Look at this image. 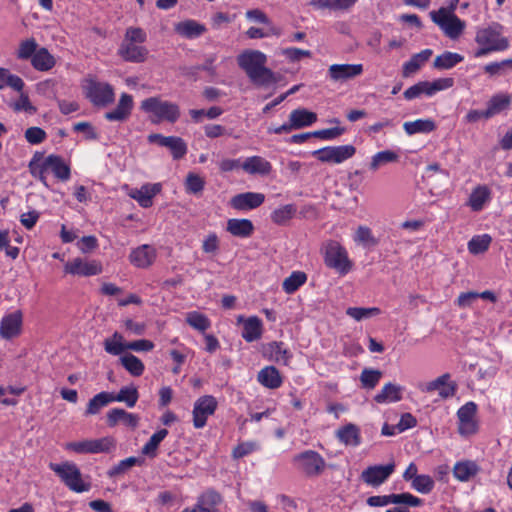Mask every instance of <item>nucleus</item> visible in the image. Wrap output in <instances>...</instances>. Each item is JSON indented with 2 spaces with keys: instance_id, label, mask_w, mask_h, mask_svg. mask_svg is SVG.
I'll use <instances>...</instances> for the list:
<instances>
[{
  "instance_id": "7c9ffc66",
  "label": "nucleus",
  "mask_w": 512,
  "mask_h": 512,
  "mask_svg": "<svg viewBox=\"0 0 512 512\" xmlns=\"http://www.w3.org/2000/svg\"><path fill=\"white\" fill-rule=\"evenodd\" d=\"M31 64L37 71H49L55 64V57L45 47L38 48L36 53L33 55Z\"/></svg>"
},
{
  "instance_id": "052dcab7",
  "label": "nucleus",
  "mask_w": 512,
  "mask_h": 512,
  "mask_svg": "<svg viewBox=\"0 0 512 512\" xmlns=\"http://www.w3.org/2000/svg\"><path fill=\"white\" fill-rule=\"evenodd\" d=\"M205 186L204 179L196 173H188L185 181V188L188 193L199 194Z\"/></svg>"
},
{
  "instance_id": "680f3d73",
  "label": "nucleus",
  "mask_w": 512,
  "mask_h": 512,
  "mask_svg": "<svg viewBox=\"0 0 512 512\" xmlns=\"http://www.w3.org/2000/svg\"><path fill=\"white\" fill-rule=\"evenodd\" d=\"M422 94L426 96H430L428 81H420L413 86L409 87L404 92V97L406 100H413L415 98H418Z\"/></svg>"
},
{
  "instance_id": "bb28decb",
  "label": "nucleus",
  "mask_w": 512,
  "mask_h": 512,
  "mask_svg": "<svg viewBox=\"0 0 512 512\" xmlns=\"http://www.w3.org/2000/svg\"><path fill=\"white\" fill-rule=\"evenodd\" d=\"M46 167L51 171L56 178L61 181H68L71 176L70 167L64 162L62 157L58 155H49L46 158Z\"/></svg>"
},
{
  "instance_id": "69168bd1",
  "label": "nucleus",
  "mask_w": 512,
  "mask_h": 512,
  "mask_svg": "<svg viewBox=\"0 0 512 512\" xmlns=\"http://www.w3.org/2000/svg\"><path fill=\"white\" fill-rule=\"evenodd\" d=\"M138 462L136 457H128L121 460L117 465L113 466L108 472L109 477H115L120 474H124L131 467L135 466Z\"/></svg>"
},
{
  "instance_id": "423d86ee",
  "label": "nucleus",
  "mask_w": 512,
  "mask_h": 512,
  "mask_svg": "<svg viewBox=\"0 0 512 512\" xmlns=\"http://www.w3.org/2000/svg\"><path fill=\"white\" fill-rule=\"evenodd\" d=\"M83 90L86 98L94 106L106 107L115 100L113 87L106 82H100L94 78H88L85 80Z\"/></svg>"
},
{
  "instance_id": "2f4dec72",
  "label": "nucleus",
  "mask_w": 512,
  "mask_h": 512,
  "mask_svg": "<svg viewBox=\"0 0 512 512\" xmlns=\"http://www.w3.org/2000/svg\"><path fill=\"white\" fill-rule=\"evenodd\" d=\"M227 231L233 236L247 238L252 235L254 226L249 219H229L227 221Z\"/></svg>"
},
{
  "instance_id": "603ef678",
  "label": "nucleus",
  "mask_w": 512,
  "mask_h": 512,
  "mask_svg": "<svg viewBox=\"0 0 512 512\" xmlns=\"http://www.w3.org/2000/svg\"><path fill=\"white\" fill-rule=\"evenodd\" d=\"M509 68H512V58L500 62H490L483 66L484 72L490 77L502 76Z\"/></svg>"
},
{
  "instance_id": "b1692460",
  "label": "nucleus",
  "mask_w": 512,
  "mask_h": 512,
  "mask_svg": "<svg viewBox=\"0 0 512 512\" xmlns=\"http://www.w3.org/2000/svg\"><path fill=\"white\" fill-rule=\"evenodd\" d=\"M257 381L268 389H277L283 383L282 376L275 366L262 368L257 374Z\"/></svg>"
},
{
  "instance_id": "aec40b11",
  "label": "nucleus",
  "mask_w": 512,
  "mask_h": 512,
  "mask_svg": "<svg viewBox=\"0 0 512 512\" xmlns=\"http://www.w3.org/2000/svg\"><path fill=\"white\" fill-rule=\"evenodd\" d=\"M130 262L138 268H147L153 264L156 259V250L154 247L144 244L134 250L129 255Z\"/></svg>"
},
{
  "instance_id": "8fccbe9b",
  "label": "nucleus",
  "mask_w": 512,
  "mask_h": 512,
  "mask_svg": "<svg viewBox=\"0 0 512 512\" xmlns=\"http://www.w3.org/2000/svg\"><path fill=\"white\" fill-rule=\"evenodd\" d=\"M492 238L488 234L474 236L468 242V250L471 254L477 255L488 250L491 244Z\"/></svg>"
},
{
  "instance_id": "72a5a7b5",
  "label": "nucleus",
  "mask_w": 512,
  "mask_h": 512,
  "mask_svg": "<svg viewBox=\"0 0 512 512\" xmlns=\"http://www.w3.org/2000/svg\"><path fill=\"white\" fill-rule=\"evenodd\" d=\"M402 390L403 388L399 385L387 383L382 390L375 395L374 400L380 404L400 401L402 399Z\"/></svg>"
},
{
  "instance_id": "4be33fe9",
  "label": "nucleus",
  "mask_w": 512,
  "mask_h": 512,
  "mask_svg": "<svg viewBox=\"0 0 512 512\" xmlns=\"http://www.w3.org/2000/svg\"><path fill=\"white\" fill-rule=\"evenodd\" d=\"M450 379V374L445 373L436 379L420 386V389L423 392H432L439 391V395L442 398H448L455 394V385H447L448 380Z\"/></svg>"
},
{
  "instance_id": "4468645a",
  "label": "nucleus",
  "mask_w": 512,
  "mask_h": 512,
  "mask_svg": "<svg viewBox=\"0 0 512 512\" xmlns=\"http://www.w3.org/2000/svg\"><path fill=\"white\" fill-rule=\"evenodd\" d=\"M147 139L149 143H157L162 147L170 149L174 159H180L187 153V145L180 137L154 133L150 134Z\"/></svg>"
},
{
  "instance_id": "4d7b16f0",
  "label": "nucleus",
  "mask_w": 512,
  "mask_h": 512,
  "mask_svg": "<svg viewBox=\"0 0 512 512\" xmlns=\"http://www.w3.org/2000/svg\"><path fill=\"white\" fill-rule=\"evenodd\" d=\"M434 480L429 475H419L411 482V487L419 493L428 494L434 488Z\"/></svg>"
},
{
  "instance_id": "a211bd4d",
  "label": "nucleus",
  "mask_w": 512,
  "mask_h": 512,
  "mask_svg": "<svg viewBox=\"0 0 512 512\" xmlns=\"http://www.w3.org/2000/svg\"><path fill=\"white\" fill-rule=\"evenodd\" d=\"M133 109V98L127 93H122L117 106L105 113V119L108 121L123 122L129 118Z\"/></svg>"
},
{
  "instance_id": "1a4fd4ad",
  "label": "nucleus",
  "mask_w": 512,
  "mask_h": 512,
  "mask_svg": "<svg viewBox=\"0 0 512 512\" xmlns=\"http://www.w3.org/2000/svg\"><path fill=\"white\" fill-rule=\"evenodd\" d=\"M294 462L298 463L301 469L308 476L319 475L325 468V460L316 451L307 450L294 457Z\"/></svg>"
},
{
  "instance_id": "9b49d317",
  "label": "nucleus",
  "mask_w": 512,
  "mask_h": 512,
  "mask_svg": "<svg viewBox=\"0 0 512 512\" xmlns=\"http://www.w3.org/2000/svg\"><path fill=\"white\" fill-rule=\"evenodd\" d=\"M477 412V405L470 401L461 406L457 412L459 420L458 431L463 436H469L477 431V422L475 415Z\"/></svg>"
},
{
  "instance_id": "393cba45",
  "label": "nucleus",
  "mask_w": 512,
  "mask_h": 512,
  "mask_svg": "<svg viewBox=\"0 0 512 512\" xmlns=\"http://www.w3.org/2000/svg\"><path fill=\"white\" fill-rule=\"evenodd\" d=\"M480 471L478 464L471 460H463L455 463L453 475L460 482H468Z\"/></svg>"
},
{
  "instance_id": "864d4df0",
  "label": "nucleus",
  "mask_w": 512,
  "mask_h": 512,
  "mask_svg": "<svg viewBox=\"0 0 512 512\" xmlns=\"http://www.w3.org/2000/svg\"><path fill=\"white\" fill-rule=\"evenodd\" d=\"M381 377H382L381 371L365 368L361 372L360 381L364 388L373 389L379 383Z\"/></svg>"
},
{
  "instance_id": "cd10ccee",
  "label": "nucleus",
  "mask_w": 512,
  "mask_h": 512,
  "mask_svg": "<svg viewBox=\"0 0 512 512\" xmlns=\"http://www.w3.org/2000/svg\"><path fill=\"white\" fill-rule=\"evenodd\" d=\"M290 126L295 130L311 126L317 121V114L305 108L293 110L290 115Z\"/></svg>"
},
{
  "instance_id": "0e129e2a",
  "label": "nucleus",
  "mask_w": 512,
  "mask_h": 512,
  "mask_svg": "<svg viewBox=\"0 0 512 512\" xmlns=\"http://www.w3.org/2000/svg\"><path fill=\"white\" fill-rule=\"evenodd\" d=\"M147 35L142 28L128 27L122 42L142 44L146 41Z\"/></svg>"
},
{
  "instance_id": "bf43d9fd",
  "label": "nucleus",
  "mask_w": 512,
  "mask_h": 512,
  "mask_svg": "<svg viewBox=\"0 0 512 512\" xmlns=\"http://www.w3.org/2000/svg\"><path fill=\"white\" fill-rule=\"evenodd\" d=\"M187 323L194 329L204 332L210 327L209 319L198 312H190L186 318Z\"/></svg>"
},
{
  "instance_id": "9d476101",
  "label": "nucleus",
  "mask_w": 512,
  "mask_h": 512,
  "mask_svg": "<svg viewBox=\"0 0 512 512\" xmlns=\"http://www.w3.org/2000/svg\"><path fill=\"white\" fill-rule=\"evenodd\" d=\"M395 471V463L391 462L386 465L369 466L361 473V479L364 483L372 487H379L391 476Z\"/></svg>"
},
{
  "instance_id": "e433bc0d",
  "label": "nucleus",
  "mask_w": 512,
  "mask_h": 512,
  "mask_svg": "<svg viewBox=\"0 0 512 512\" xmlns=\"http://www.w3.org/2000/svg\"><path fill=\"white\" fill-rule=\"evenodd\" d=\"M403 129L408 135L417 133H430L436 129L435 122L431 119H417L403 124Z\"/></svg>"
},
{
  "instance_id": "2eb2a0df",
  "label": "nucleus",
  "mask_w": 512,
  "mask_h": 512,
  "mask_svg": "<svg viewBox=\"0 0 512 512\" xmlns=\"http://www.w3.org/2000/svg\"><path fill=\"white\" fill-rule=\"evenodd\" d=\"M162 185L160 183H146L140 188L131 189L128 193L129 197L138 202L143 208H149L153 204V198L161 192Z\"/></svg>"
},
{
  "instance_id": "dca6fc26",
  "label": "nucleus",
  "mask_w": 512,
  "mask_h": 512,
  "mask_svg": "<svg viewBox=\"0 0 512 512\" xmlns=\"http://www.w3.org/2000/svg\"><path fill=\"white\" fill-rule=\"evenodd\" d=\"M265 195L258 192H245L233 196L230 205L233 209L246 211L252 210L264 203Z\"/></svg>"
},
{
  "instance_id": "c85d7f7f",
  "label": "nucleus",
  "mask_w": 512,
  "mask_h": 512,
  "mask_svg": "<svg viewBox=\"0 0 512 512\" xmlns=\"http://www.w3.org/2000/svg\"><path fill=\"white\" fill-rule=\"evenodd\" d=\"M263 324L259 317L250 316L244 321L242 337L246 342H254L261 338Z\"/></svg>"
},
{
  "instance_id": "7ed1b4c3",
  "label": "nucleus",
  "mask_w": 512,
  "mask_h": 512,
  "mask_svg": "<svg viewBox=\"0 0 512 512\" xmlns=\"http://www.w3.org/2000/svg\"><path fill=\"white\" fill-rule=\"evenodd\" d=\"M140 108L155 116L154 123L168 121L175 123L180 117V109L176 103L164 101L160 97H149L141 102Z\"/></svg>"
},
{
  "instance_id": "49530a36",
  "label": "nucleus",
  "mask_w": 512,
  "mask_h": 512,
  "mask_svg": "<svg viewBox=\"0 0 512 512\" xmlns=\"http://www.w3.org/2000/svg\"><path fill=\"white\" fill-rule=\"evenodd\" d=\"M399 156L396 152L391 150H384L376 153L370 162L369 168L372 171L378 170L381 166L388 163L396 162Z\"/></svg>"
},
{
  "instance_id": "338daca9",
  "label": "nucleus",
  "mask_w": 512,
  "mask_h": 512,
  "mask_svg": "<svg viewBox=\"0 0 512 512\" xmlns=\"http://www.w3.org/2000/svg\"><path fill=\"white\" fill-rule=\"evenodd\" d=\"M217 59L216 54H210L205 57L204 63L191 67L190 74H196L198 71H206L209 75L214 76L216 74V67L214 66V62Z\"/></svg>"
},
{
  "instance_id": "0eeeda50",
  "label": "nucleus",
  "mask_w": 512,
  "mask_h": 512,
  "mask_svg": "<svg viewBox=\"0 0 512 512\" xmlns=\"http://www.w3.org/2000/svg\"><path fill=\"white\" fill-rule=\"evenodd\" d=\"M430 17L450 39H457L465 29V22L445 7L431 11Z\"/></svg>"
},
{
  "instance_id": "a19ab883",
  "label": "nucleus",
  "mask_w": 512,
  "mask_h": 512,
  "mask_svg": "<svg viewBox=\"0 0 512 512\" xmlns=\"http://www.w3.org/2000/svg\"><path fill=\"white\" fill-rule=\"evenodd\" d=\"M222 501V496L213 489L203 492L197 498V502H199L209 512H217V506L220 505Z\"/></svg>"
},
{
  "instance_id": "f257e3e1",
  "label": "nucleus",
  "mask_w": 512,
  "mask_h": 512,
  "mask_svg": "<svg viewBox=\"0 0 512 512\" xmlns=\"http://www.w3.org/2000/svg\"><path fill=\"white\" fill-rule=\"evenodd\" d=\"M237 63L256 86L268 87L277 81L276 74L266 67L267 56L259 50L243 51L238 55Z\"/></svg>"
},
{
  "instance_id": "a18cd8bd",
  "label": "nucleus",
  "mask_w": 512,
  "mask_h": 512,
  "mask_svg": "<svg viewBox=\"0 0 512 512\" xmlns=\"http://www.w3.org/2000/svg\"><path fill=\"white\" fill-rule=\"evenodd\" d=\"M109 403H111L110 392H100L89 400L85 414L96 415Z\"/></svg>"
},
{
  "instance_id": "774afa93",
  "label": "nucleus",
  "mask_w": 512,
  "mask_h": 512,
  "mask_svg": "<svg viewBox=\"0 0 512 512\" xmlns=\"http://www.w3.org/2000/svg\"><path fill=\"white\" fill-rule=\"evenodd\" d=\"M115 446L112 437H103L100 439H92V453L109 452Z\"/></svg>"
},
{
  "instance_id": "412c9836",
  "label": "nucleus",
  "mask_w": 512,
  "mask_h": 512,
  "mask_svg": "<svg viewBox=\"0 0 512 512\" xmlns=\"http://www.w3.org/2000/svg\"><path fill=\"white\" fill-rule=\"evenodd\" d=\"M122 422L127 427L136 428L139 423V417L136 414L129 413L122 408H113L107 413V424L109 427L116 426Z\"/></svg>"
},
{
  "instance_id": "473e14b6",
  "label": "nucleus",
  "mask_w": 512,
  "mask_h": 512,
  "mask_svg": "<svg viewBox=\"0 0 512 512\" xmlns=\"http://www.w3.org/2000/svg\"><path fill=\"white\" fill-rule=\"evenodd\" d=\"M432 53L433 52L431 49H424L421 52L413 55L403 65V76L408 77L415 74L423 66V64L429 60Z\"/></svg>"
},
{
  "instance_id": "79ce46f5",
  "label": "nucleus",
  "mask_w": 512,
  "mask_h": 512,
  "mask_svg": "<svg viewBox=\"0 0 512 512\" xmlns=\"http://www.w3.org/2000/svg\"><path fill=\"white\" fill-rule=\"evenodd\" d=\"M167 435V429H160L157 432H155L150 437L148 442L142 447V454L150 458L156 457L158 446L166 438Z\"/></svg>"
},
{
  "instance_id": "ea45409f",
  "label": "nucleus",
  "mask_w": 512,
  "mask_h": 512,
  "mask_svg": "<svg viewBox=\"0 0 512 512\" xmlns=\"http://www.w3.org/2000/svg\"><path fill=\"white\" fill-rule=\"evenodd\" d=\"M307 281V275L303 271H293L284 279L282 288L287 294H293Z\"/></svg>"
},
{
  "instance_id": "f704fd0d",
  "label": "nucleus",
  "mask_w": 512,
  "mask_h": 512,
  "mask_svg": "<svg viewBox=\"0 0 512 512\" xmlns=\"http://www.w3.org/2000/svg\"><path fill=\"white\" fill-rule=\"evenodd\" d=\"M511 103V97L508 94L498 93L493 95L487 103L486 115L489 118L501 113L507 109Z\"/></svg>"
},
{
  "instance_id": "e2e57ef3",
  "label": "nucleus",
  "mask_w": 512,
  "mask_h": 512,
  "mask_svg": "<svg viewBox=\"0 0 512 512\" xmlns=\"http://www.w3.org/2000/svg\"><path fill=\"white\" fill-rule=\"evenodd\" d=\"M354 240L364 246H374L377 244V240L373 236L371 229L367 226L358 227Z\"/></svg>"
},
{
  "instance_id": "c9c22d12",
  "label": "nucleus",
  "mask_w": 512,
  "mask_h": 512,
  "mask_svg": "<svg viewBox=\"0 0 512 512\" xmlns=\"http://www.w3.org/2000/svg\"><path fill=\"white\" fill-rule=\"evenodd\" d=\"M138 398L139 393L135 386L122 387L117 394L110 392L111 402H123L129 408L136 405Z\"/></svg>"
},
{
  "instance_id": "58836bf2",
  "label": "nucleus",
  "mask_w": 512,
  "mask_h": 512,
  "mask_svg": "<svg viewBox=\"0 0 512 512\" xmlns=\"http://www.w3.org/2000/svg\"><path fill=\"white\" fill-rule=\"evenodd\" d=\"M463 60L464 57L461 54L446 51L434 59L433 66L439 70H447L455 67Z\"/></svg>"
},
{
  "instance_id": "3c124183",
  "label": "nucleus",
  "mask_w": 512,
  "mask_h": 512,
  "mask_svg": "<svg viewBox=\"0 0 512 512\" xmlns=\"http://www.w3.org/2000/svg\"><path fill=\"white\" fill-rule=\"evenodd\" d=\"M38 49V44L34 38H28L20 42L17 50V58L20 60L31 59Z\"/></svg>"
},
{
  "instance_id": "ddd939ff",
  "label": "nucleus",
  "mask_w": 512,
  "mask_h": 512,
  "mask_svg": "<svg viewBox=\"0 0 512 512\" xmlns=\"http://www.w3.org/2000/svg\"><path fill=\"white\" fill-rule=\"evenodd\" d=\"M23 325V314L16 310L2 317L0 321V337L10 340L21 334Z\"/></svg>"
},
{
  "instance_id": "6e6552de",
  "label": "nucleus",
  "mask_w": 512,
  "mask_h": 512,
  "mask_svg": "<svg viewBox=\"0 0 512 512\" xmlns=\"http://www.w3.org/2000/svg\"><path fill=\"white\" fill-rule=\"evenodd\" d=\"M218 407L217 399L212 395H203L199 397L193 406V426L201 429L206 426L207 420L212 416Z\"/></svg>"
},
{
  "instance_id": "4c0bfd02",
  "label": "nucleus",
  "mask_w": 512,
  "mask_h": 512,
  "mask_svg": "<svg viewBox=\"0 0 512 512\" xmlns=\"http://www.w3.org/2000/svg\"><path fill=\"white\" fill-rule=\"evenodd\" d=\"M104 349L111 355H121L127 350V342H125L122 334L114 332L113 335L104 340Z\"/></svg>"
},
{
  "instance_id": "20e7f679",
  "label": "nucleus",
  "mask_w": 512,
  "mask_h": 512,
  "mask_svg": "<svg viewBox=\"0 0 512 512\" xmlns=\"http://www.w3.org/2000/svg\"><path fill=\"white\" fill-rule=\"evenodd\" d=\"M323 256L325 265L340 275H346L352 269L353 263L346 249L337 241H329L324 245Z\"/></svg>"
},
{
  "instance_id": "09e8293b",
  "label": "nucleus",
  "mask_w": 512,
  "mask_h": 512,
  "mask_svg": "<svg viewBox=\"0 0 512 512\" xmlns=\"http://www.w3.org/2000/svg\"><path fill=\"white\" fill-rule=\"evenodd\" d=\"M177 32L187 38H195L200 36L205 28L193 20H187L177 25Z\"/></svg>"
},
{
  "instance_id": "f8f14e48",
  "label": "nucleus",
  "mask_w": 512,
  "mask_h": 512,
  "mask_svg": "<svg viewBox=\"0 0 512 512\" xmlns=\"http://www.w3.org/2000/svg\"><path fill=\"white\" fill-rule=\"evenodd\" d=\"M64 271L75 276H94L102 272V266L95 260L86 261L82 258H75L64 265Z\"/></svg>"
},
{
  "instance_id": "6e6d98bb",
  "label": "nucleus",
  "mask_w": 512,
  "mask_h": 512,
  "mask_svg": "<svg viewBox=\"0 0 512 512\" xmlns=\"http://www.w3.org/2000/svg\"><path fill=\"white\" fill-rule=\"evenodd\" d=\"M246 35L250 39H261V38H266L269 36H280L281 29L275 25H270L266 29L250 27L246 31Z\"/></svg>"
},
{
  "instance_id": "6ab92c4d",
  "label": "nucleus",
  "mask_w": 512,
  "mask_h": 512,
  "mask_svg": "<svg viewBox=\"0 0 512 512\" xmlns=\"http://www.w3.org/2000/svg\"><path fill=\"white\" fill-rule=\"evenodd\" d=\"M118 55L127 62L142 63L147 59L148 50L138 43L121 42Z\"/></svg>"
},
{
  "instance_id": "c03bdc74",
  "label": "nucleus",
  "mask_w": 512,
  "mask_h": 512,
  "mask_svg": "<svg viewBox=\"0 0 512 512\" xmlns=\"http://www.w3.org/2000/svg\"><path fill=\"white\" fill-rule=\"evenodd\" d=\"M269 349H270V353H271V358L275 362L283 364V365L289 364V362L292 358V354L289 351V349H287L285 347L283 342H272L269 345Z\"/></svg>"
},
{
  "instance_id": "5701e85b",
  "label": "nucleus",
  "mask_w": 512,
  "mask_h": 512,
  "mask_svg": "<svg viewBox=\"0 0 512 512\" xmlns=\"http://www.w3.org/2000/svg\"><path fill=\"white\" fill-rule=\"evenodd\" d=\"M336 437L345 446L357 447L361 444V432L358 426L348 423L336 431Z\"/></svg>"
},
{
  "instance_id": "f03ea898",
  "label": "nucleus",
  "mask_w": 512,
  "mask_h": 512,
  "mask_svg": "<svg viewBox=\"0 0 512 512\" xmlns=\"http://www.w3.org/2000/svg\"><path fill=\"white\" fill-rule=\"evenodd\" d=\"M475 42L480 46L474 53L476 58L494 51H504L509 47L508 39L502 36V26L497 23L478 29Z\"/></svg>"
},
{
  "instance_id": "a878e982",
  "label": "nucleus",
  "mask_w": 512,
  "mask_h": 512,
  "mask_svg": "<svg viewBox=\"0 0 512 512\" xmlns=\"http://www.w3.org/2000/svg\"><path fill=\"white\" fill-rule=\"evenodd\" d=\"M490 199L491 190L486 185H478L472 190L467 205L472 211L479 212Z\"/></svg>"
},
{
  "instance_id": "de8ad7c7",
  "label": "nucleus",
  "mask_w": 512,
  "mask_h": 512,
  "mask_svg": "<svg viewBox=\"0 0 512 512\" xmlns=\"http://www.w3.org/2000/svg\"><path fill=\"white\" fill-rule=\"evenodd\" d=\"M296 211V207L293 204L281 206L271 213V220L277 225H284L293 218Z\"/></svg>"
},
{
  "instance_id": "5fc2aeb1",
  "label": "nucleus",
  "mask_w": 512,
  "mask_h": 512,
  "mask_svg": "<svg viewBox=\"0 0 512 512\" xmlns=\"http://www.w3.org/2000/svg\"><path fill=\"white\" fill-rule=\"evenodd\" d=\"M333 164H340L347 159L353 157L356 153V148L353 145L332 146Z\"/></svg>"
},
{
  "instance_id": "c756f323",
  "label": "nucleus",
  "mask_w": 512,
  "mask_h": 512,
  "mask_svg": "<svg viewBox=\"0 0 512 512\" xmlns=\"http://www.w3.org/2000/svg\"><path fill=\"white\" fill-rule=\"evenodd\" d=\"M241 167L248 174L267 175L272 170L270 162L260 156H251L246 158Z\"/></svg>"
},
{
  "instance_id": "f3484780",
  "label": "nucleus",
  "mask_w": 512,
  "mask_h": 512,
  "mask_svg": "<svg viewBox=\"0 0 512 512\" xmlns=\"http://www.w3.org/2000/svg\"><path fill=\"white\" fill-rule=\"evenodd\" d=\"M362 73V64H333L328 69V76L334 82L346 81Z\"/></svg>"
},
{
  "instance_id": "13d9d810",
  "label": "nucleus",
  "mask_w": 512,
  "mask_h": 512,
  "mask_svg": "<svg viewBox=\"0 0 512 512\" xmlns=\"http://www.w3.org/2000/svg\"><path fill=\"white\" fill-rule=\"evenodd\" d=\"M347 315L351 318L360 321L375 315L380 314V309L377 307H349L346 311Z\"/></svg>"
},
{
  "instance_id": "37998d69",
  "label": "nucleus",
  "mask_w": 512,
  "mask_h": 512,
  "mask_svg": "<svg viewBox=\"0 0 512 512\" xmlns=\"http://www.w3.org/2000/svg\"><path fill=\"white\" fill-rule=\"evenodd\" d=\"M122 366L135 377L141 376L144 372L143 362L133 354H125L120 357Z\"/></svg>"
},
{
  "instance_id": "39448f33",
  "label": "nucleus",
  "mask_w": 512,
  "mask_h": 512,
  "mask_svg": "<svg viewBox=\"0 0 512 512\" xmlns=\"http://www.w3.org/2000/svg\"><path fill=\"white\" fill-rule=\"evenodd\" d=\"M49 467L70 490L77 493L90 490L91 485L82 480L81 472L76 464L71 462L50 463Z\"/></svg>"
}]
</instances>
